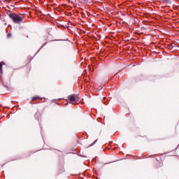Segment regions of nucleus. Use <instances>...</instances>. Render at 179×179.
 I'll return each mask as SVG.
<instances>
[{"instance_id":"f257e3e1","label":"nucleus","mask_w":179,"mask_h":179,"mask_svg":"<svg viewBox=\"0 0 179 179\" xmlns=\"http://www.w3.org/2000/svg\"><path fill=\"white\" fill-rule=\"evenodd\" d=\"M9 16L14 23H20V22H22V17L17 14L11 13L9 15Z\"/></svg>"},{"instance_id":"f03ea898","label":"nucleus","mask_w":179,"mask_h":179,"mask_svg":"<svg viewBox=\"0 0 179 179\" xmlns=\"http://www.w3.org/2000/svg\"><path fill=\"white\" fill-rule=\"evenodd\" d=\"M70 101L71 104H75V101H76V99L75 98L74 96H70Z\"/></svg>"},{"instance_id":"7ed1b4c3","label":"nucleus","mask_w":179,"mask_h":179,"mask_svg":"<svg viewBox=\"0 0 179 179\" xmlns=\"http://www.w3.org/2000/svg\"><path fill=\"white\" fill-rule=\"evenodd\" d=\"M3 65H5V63L3 62H1L0 63V71H1V72H2V66H3Z\"/></svg>"},{"instance_id":"20e7f679","label":"nucleus","mask_w":179,"mask_h":179,"mask_svg":"<svg viewBox=\"0 0 179 179\" xmlns=\"http://www.w3.org/2000/svg\"><path fill=\"white\" fill-rule=\"evenodd\" d=\"M8 38H10V37H12V34H8Z\"/></svg>"},{"instance_id":"39448f33","label":"nucleus","mask_w":179,"mask_h":179,"mask_svg":"<svg viewBox=\"0 0 179 179\" xmlns=\"http://www.w3.org/2000/svg\"><path fill=\"white\" fill-rule=\"evenodd\" d=\"M37 99H38V97H34L32 100H37Z\"/></svg>"},{"instance_id":"423d86ee","label":"nucleus","mask_w":179,"mask_h":179,"mask_svg":"<svg viewBox=\"0 0 179 179\" xmlns=\"http://www.w3.org/2000/svg\"><path fill=\"white\" fill-rule=\"evenodd\" d=\"M5 1H10V0H5Z\"/></svg>"}]
</instances>
